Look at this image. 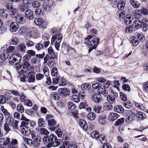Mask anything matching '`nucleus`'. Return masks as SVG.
<instances>
[{
	"label": "nucleus",
	"mask_w": 148,
	"mask_h": 148,
	"mask_svg": "<svg viewBox=\"0 0 148 148\" xmlns=\"http://www.w3.org/2000/svg\"><path fill=\"white\" fill-rule=\"evenodd\" d=\"M43 72L45 76L47 77L49 75V69L47 66H45L43 69Z\"/></svg>",
	"instance_id": "obj_64"
},
{
	"label": "nucleus",
	"mask_w": 148,
	"mask_h": 148,
	"mask_svg": "<svg viewBox=\"0 0 148 148\" xmlns=\"http://www.w3.org/2000/svg\"><path fill=\"white\" fill-rule=\"evenodd\" d=\"M24 108L21 104H19L17 107V110L19 112L22 113L24 111Z\"/></svg>",
	"instance_id": "obj_55"
},
{
	"label": "nucleus",
	"mask_w": 148,
	"mask_h": 148,
	"mask_svg": "<svg viewBox=\"0 0 148 148\" xmlns=\"http://www.w3.org/2000/svg\"><path fill=\"white\" fill-rule=\"evenodd\" d=\"M38 131L42 135H47L49 134V132L45 128H41L37 129Z\"/></svg>",
	"instance_id": "obj_33"
},
{
	"label": "nucleus",
	"mask_w": 148,
	"mask_h": 148,
	"mask_svg": "<svg viewBox=\"0 0 148 148\" xmlns=\"http://www.w3.org/2000/svg\"><path fill=\"white\" fill-rule=\"evenodd\" d=\"M43 7L45 10L49 11L51 10L52 7V5L49 2H45L43 3Z\"/></svg>",
	"instance_id": "obj_29"
},
{
	"label": "nucleus",
	"mask_w": 148,
	"mask_h": 148,
	"mask_svg": "<svg viewBox=\"0 0 148 148\" xmlns=\"http://www.w3.org/2000/svg\"><path fill=\"white\" fill-rule=\"evenodd\" d=\"M27 28L25 26H22L20 28L18 31V34L21 35L25 33L27 30Z\"/></svg>",
	"instance_id": "obj_39"
},
{
	"label": "nucleus",
	"mask_w": 148,
	"mask_h": 148,
	"mask_svg": "<svg viewBox=\"0 0 148 148\" xmlns=\"http://www.w3.org/2000/svg\"><path fill=\"white\" fill-rule=\"evenodd\" d=\"M3 129L6 132V134L11 130V129L9 127V125L6 123H5L4 125Z\"/></svg>",
	"instance_id": "obj_52"
},
{
	"label": "nucleus",
	"mask_w": 148,
	"mask_h": 148,
	"mask_svg": "<svg viewBox=\"0 0 148 148\" xmlns=\"http://www.w3.org/2000/svg\"><path fill=\"white\" fill-rule=\"evenodd\" d=\"M51 75L52 76H56L58 73V70L56 67H53L51 71Z\"/></svg>",
	"instance_id": "obj_63"
},
{
	"label": "nucleus",
	"mask_w": 148,
	"mask_h": 148,
	"mask_svg": "<svg viewBox=\"0 0 148 148\" xmlns=\"http://www.w3.org/2000/svg\"><path fill=\"white\" fill-rule=\"evenodd\" d=\"M140 12V10H136L135 11L134 15L135 18L136 19L140 18L142 16V14L139 13Z\"/></svg>",
	"instance_id": "obj_53"
},
{
	"label": "nucleus",
	"mask_w": 148,
	"mask_h": 148,
	"mask_svg": "<svg viewBox=\"0 0 148 148\" xmlns=\"http://www.w3.org/2000/svg\"><path fill=\"white\" fill-rule=\"evenodd\" d=\"M132 18L130 16H127L124 18V22L126 25H128L132 22Z\"/></svg>",
	"instance_id": "obj_45"
},
{
	"label": "nucleus",
	"mask_w": 148,
	"mask_h": 148,
	"mask_svg": "<svg viewBox=\"0 0 148 148\" xmlns=\"http://www.w3.org/2000/svg\"><path fill=\"white\" fill-rule=\"evenodd\" d=\"M93 110L95 112L100 113L102 111V107L100 106H95L93 107Z\"/></svg>",
	"instance_id": "obj_43"
},
{
	"label": "nucleus",
	"mask_w": 148,
	"mask_h": 148,
	"mask_svg": "<svg viewBox=\"0 0 148 148\" xmlns=\"http://www.w3.org/2000/svg\"><path fill=\"white\" fill-rule=\"evenodd\" d=\"M6 8L9 11V14L12 17H14L16 14V11L12 6V4L11 3H8L6 5Z\"/></svg>",
	"instance_id": "obj_9"
},
{
	"label": "nucleus",
	"mask_w": 148,
	"mask_h": 148,
	"mask_svg": "<svg viewBox=\"0 0 148 148\" xmlns=\"http://www.w3.org/2000/svg\"><path fill=\"white\" fill-rule=\"evenodd\" d=\"M25 16L29 20H32L34 18V15L33 12L30 10H27L25 13Z\"/></svg>",
	"instance_id": "obj_16"
},
{
	"label": "nucleus",
	"mask_w": 148,
	"mask_h": 148,
	"mask_svg": "<svg viewBox=\"0 0 148 148\" xmlns=\"http://www.w3.org/2000/svg\"><path fill=\"white\" fill-rule=\"evenodd\" d=\"M0 63L1 64V65H2L3 64H5V62L4 60L7 59L8 57L6 56L4 53H2L0 55Z\"/></svg>",
	"instance_id": "obj_36"
},
{
	"label": "nucleus",
	"mask_w": 148,
	"mask_h": 148,
	"mask_svg": "<svg viewBox=\"0 0 148 148\" xmlns=\"http://www.w3.org/2000/svg\"><path fill=\"white\" fill-rule=\"evenodd\" d=\"M96 117V115L93 112H89L87 115L88 119L90 121L94 120Z\"/></svg>",
	"instance_id": "obj_42"
},
{
	"label": "nucleus",
	"mask_w": 148,
	"mask_h": 148,
	"mask_svg": "<svg viewBox=\"0 0 148 148\" xmlns=\"http://www.w3.org/2000/svg\"><path fill=\"white\" fill-rule=\"evenodd\" d=\"M35 14L37 16H42L43 14L42 10L40 8L36 9L35 11Z\"/></svg>",
	"instance_id": "obj_62"
},
{
	"label": "nucleus",
	"mask_w": 148,
	"mask_h": 148,
	"mask_svg": "<svg viewBox=\"0 0 148 148\" xmlns=\"http://www.w3.org/2000/svg\"><path fill=\"white\" fill-rule=\"evenodd\" d=\"M97 91L99 93L103 95L104 97L107 95L108 91L105 88H101L98 89Z\"/></svg>",
	"instance_id": "obj_24"
},
{
	"label": "nucleus",
	"mask_w": 148,
	"mask_h": 148,
	"mask_svg": "<svg viewBox=\"0 0 148 148\" xmlns=\"http://www.w3.org/2000/svg\"><path fill=\"white\" fill-rule=\"evenodd\" d=\"M19 40L18 38L16 37H13L9 40V42L10 45H16L18 42Z\"/></svg>",
	"instance_id": "obj_31"
},
{
	"label": "nucleus",
	"mask_w": 148,
	"mask_h": 148,
	"mask_svg": "<svg viewBox=\"0 0 148 148\" xmlns=\"http://www.w3.org/2000/svg\"><path fill=\"white\" fill-rule=\"evenodd\" d=\"M135 106L136 108L141 110H143L145 108V107L143 104L136 102H135Z\"/></svg>",
	"instance_id": "obj_57"
},
{
	"label": "nucleus",
	"mask_w": 148,
	"mask_h": 148,
	"mask_svg": "<svg viewBox=\"0 0 148 148\" xmlns=\"http://www.w3.org/2000/svg\"><path fill=\"white\" fill-rule=\"evenodd\" d=\"M42 141L45 144L47 145L48 147L59 146L62 143L61 139H57V137L53 134L45 136L42 139Z\"/></svg>",
	"instance_id": "obj_1"
},
{
	"label": "nucleus",
	"mask_w": 148,
	"mask_h": 148,
	"mask_svg": "<svg viewBox=\"0 0 148 148\" xmlns=\"http://www.w3.org/2000/svg\"><path fill=\"white\" fill-rule=\"evenodd\" d=\"M71 100L76 103H78L80 101L79 97L76 95H73L71 97Z\"/></svg>",
	"instance_id": "obj_47"
},
{
	"label": "nucleus",
	"mask_w": 148,
	"mask_h": 148,
	"mask_svg": "<svg viewBox=\"0 0 148 148\" xmlns=\"http://www.w3.org/2000/svg\"><path fill=\"white\" fill-rule=\"evenodd\" d=\"M16 22L20 24H23L25 21V18L23 15L22 14H17L15 16V17Z\"/></svg>",
	"instance_id": "obj_12"
},
{
	"label": "nucleus",
	"mask_w": 148,
	"mask_h": 148,
	"mask_svg": "<svg viewBox=\"0 0 148 148\" xmlns=\"http://www.w3.org/2000/svg\"><path fill=\"white\" fill-rule=\"evenodd\" d=\"M19 121L17 120H15L10 125L12 127L14 131H16L18 129V124Z\"/></svg>",
	"instance_id": "obj_41"
},
{
	"label": "nucleus",
	"mask_w": 148,
	"mask_h": 148,
	"mask_svg": "<svg viewBox=\"0 0 148 148\" xmlns=\"http://www.w3.org/2000/svg\"><path fill=\"white\" fill-rule=\"evenodd\" d=\"M130 2L133 7L135 8H138L140 5V3L136 0H130Z\"/></svg>",
	"instance_id": "obj_32"
},
{
	"label": "nucleus",
	"mask_w": 148,
	"mask_h": 148,
	"mask_svg": "<svg viewBox=\"0 0 148 148\" xmlns=\"http://www.w3.org/2000/svg\"><path fill=\"white\" fill-rule=\"evenodd\" d=\"M18 144V142L17 140L14 139L12 140L10 144L9 145L7 148H17L16 145Z\"/></svg>",
	"instance_id": "obj_30"
},
{
	"label": "nucleus",
	"mask_w": 148,
	"mask_h": 148,
	"mask_svg": "<svg viewBox=\"0 0 148 148\" xmlns=\"http://www.w3.org/2000/svg\"><path fill=\"white\" fill-rule=\"evenodd\" d=\"M125 4V1L123 0H120L117 4V7L119 10L117 12V15L120 18H123L125 16V12L124 9Z\"/></svg>",
	"instance_id": "obj_4"
},
{
	"label": "nucleus",
	"mask_w": 148,
	"mask_h": 148,
	"mask_svg": "<svg viewBox=\"0 0 148 148\" xmlns=\"http://www.w3.org/2000/svg\"><path fill=\"white\" fill-rule=\"evenodd\" d=\"M12 55L15 57V58L16 59L17 62H21L22 58L20 54L19 53H16Z\"/></svg>",
	"instance_id": "obj_50"
},
{
	"label": "nucleus",
	"mask_w": 148,
	"mask_h": 148,
	"mask_svg": "<svg viewBox=\"0 0 148 148\" xmlns=\"http://www.w3.org/2000/svg\"><path fill=\"white\" fill-rule=\"evenodd\" d=\"M92 101L95 103H98L102 100V97L99 93H95L93 95L92 97Z\"/></svg>",
	"instance_id": "obj_11"
},
{
	"label": "nucleus",
	"mask_w": 148,
	"mask_h": 148,
	"mask_svg": "<svg viewBox=\"0 0 148 148\" xmlns=\"http://www.w3.org/2000/svg\"><path fill=\"white\" fill-rule=\"evenodd\" d=\"M143 24V30L144 32H146L148 28V20L146 18L143 19L141 21L137 20L134 21L133 25L135 28L138 29L140 28Z\"/></svg>",
	"instance_id": "obj_3"
},
{
	"label": "nucleus",
	"mask_w": 148,
	"mask_h": 148,
	"mask_svg": "<svg viewBox=\"0 0 148 148\" xmlns=\"http://www.w3.org/2000/svg\"><path fill=\"white\" fill-rule=\"evenodd\" d=\"M19 27L18 24L17 22H13L11 23L10 27V29L12 32H16L18 29Z\"/></svg>",
	"instance_id": "obj_14"
},
{
	"label": "nucleus",
	"mask_w": 148,
	"mask_h": 148,
	"mask_svg": "<svg viewBox=\"0 0 148 148\" xmlns=\"http://www.w3.org/2000/svg\"><path fill=\"white\" fill-rule=\"evenodd\" d=\"M9 61L10 64L11 65H13L15 64L16 62H17V61L15 58V57L13 56V55L11 56L9 58Z\"/></svg>",
	"instance_id": "obj_38"
},
{
	"label": "nucleus",
	"mask_w": 148,
	"mask_h": 148,
	"mask_svg": "<svg viewBox=\"0 0 148 148\" xmlns=\"http://www.w3.org/2000/svg\"><path fill=\"white\" fill-rule=\"evenodd\" d=\"M34 22L36 25H41L42 26H44L45 23L40 18H36L34 20Z\"/></svg>",
	"instance_id": "obj_20"
},
{
	"label": "nucleus",
	"mask_w": 148,
	"mask_h": 148,
	"mask_svg": "<svg viewBox=\"0 0 148 148\" xmlns=\"http://www.w3.org/2000/svg\"><path fill=\"white\" fill-rule=\"evenodd\" d=\"M140 10L141 14L144 15H147L148 14V10L145 8H142Z\"/></svg>",
	"instance_id": "obj_61"
},
{
	"label": "nucleus",
	"mask_w": 148,
	"mask_h": 148,
	"mask_svg": "<svg viewBox=\"0 0 148 148\" xmlns=\"http://www.w3.org/2000/svg\"><path fill=\"white\" fill-rule=\"evenodd\" d=\"M48 124L49 126L50 127L49 129L51 131H54L58 127V126L56 125V122L53 119L48 120Z\"/></svg>",
	"instance_id": "obj_8"
},
{
	"label": "nucleus",
	"mask_w": 148,
	"mask_h": 148,
	"mask_svg": "<svg viewBox=\"0 0 148 148\" xmlns=\"http://www.w3.org/2000/svg\"><path fill=\"white\" fill-rule=\"evenodd\" d=\"M27 81L29 83H34L35 82V75L32 73L29 72L27 77Z\"/></svg>",
	"instance_id": "obj_19"
},
{
	"label": "nucleus",
	"mask_w": 148,
	"mask_h": 148,
	"mask_svg": "<svg viewBox=\"0 0 148 148\" xmlns=\"http://www.w3.org/2000/svg\"><path fill=\"white\" fill-rule=\"evenodd\" d=\"M133 28L131 25H130L126 27L125 32L127 33H131L133 30Z\"/></svg>",
	"instance_id": "obj_59"
},
{
	"label": "nucleus",
	"mask_w": 148,
	"mask_h": 148,
	"mask_svg": "<svg viewBox=\"0 0 148 148\" xmlns=\"http://www.w3.org/2000/svg\"><path fill=\"white\" fill-rule=\"evenodd\" d=\"M38 32L36 28H33L29 32L28 36L30 38L36 39L38 37Z\"/></svg>",
	"instance_id": "obj_10"
},
{
	"label": "nucleus",
	"mask_w": 148,
	"mask_h": 148,
	"mask_svg": "<svg viewBox=\"0 0 148 148\" xmlns=\"http://www.w3.org/2000/svg\"><path fill=\"white\" fill-rule=\"evenodd\" d=\"M38 124L39 127H45L46 123L44 119L40 118L38 119Z\"/></svg>",
	"instance_id": "obj_21"
},
{
	"label": "nucleus",
	"mask_w": 148,
	"mask_h": 148,
	"mask_svg": "<svg viewBox=\"0 0 148 148\" xmlns=\"http://www.w3.org/2000/svg\"><path fill=\"white\" fill-rule=\"evenodd\" d=\"M80 127L84 130L86 131L88 129V125L84 119H80L79 122Z\"/></svg>",
	"instance_id": "obj_18"
},
{
	"label": "nucleus",
	"mask_w": 148,
	"mask_h": 148,
	"mask_svg": "<svg viewBox=\"0 0 148 148\" xmlns=\"http://www.w3.org/2000/svg\"><path fill=\"white\" fill-rule=\"evenodd\" d=\"M22 64L23 69H24L28 70L30 64L28 62H25L23 61V63H21Z\"/></svg>",
	"instance_id": "obj_49"
},
{
	"label": "nucleus",
	"mask_w": 148,
	"mask_h": 148,
	"mask_svg": "<svg viewBox=\"0 0 148 148\" xmlns=\"http://www.w3.org/2000/svg\"><path fill=\"white\" fill-rule=\"evenodd\" d=\"M44 77V75H43L39 73H37L36 75V79L38 81L42 79Z\"/></svg>",
	"instance_id": "obj_58"
},
{
	"label": "nucleus",
	"mask_w": 148,
	"mask_h": 148,
	"mask_svg": "<svg viewBox=\"0 0 148 148\" xmlns=\"http://www.w3.org/2000/svg\"><path fill=\"white\" fill-rule=\"evenodd\" d=\"M118 96V94L117 93L113 92L110 95H108L107 97V99L109 103L111 104H116V98Z\"/></svg>",
	"instance_id": "obj_6"
},
{
	"label": "nucleus",
	"mask_w": 148,
	"mask_h": 148,
	"mask_svg": "<svg viewBox=\"0 0 148 148\" xmlns=\"http://www.w3.org/2000/svg\"><path fill=\"white\" fill-rule=\"evenodd\" d=\"M114 111L119 113H123L124 111L123 108L121 106L117 105L114 108Z\"/></svg>",
	"instance_id": "obj_27"
},
{
	"label": "nucleus",
	"mask_w": 148,
	"mask_h": 148,
	"mask_svg": "<svg viewBox=\"0 0 148 148\" xmlns=\"http://www.w3.org/2000/svg\"><path fill=\"white\" fill-rule=\"evenodd\" d=\"M130 42L133 46H136L139 44L138 40V39L134 37H131L130 38Z\"/></svg>",
	"instance_id": "obj_34"
},
{
	"label": "nucleus",
	"mask_w": 148,
	"mask_h": 148,
	"mask_svg": "<svg viewBox=\"0 0 148 148\" xmlns=\"http://www.w3.org/2000/svg\"><path fill=\"white\" fill-rule=\"evenodd\" d=\"M11 90H8L5 92L4 95V97L6 98L7 100H8L10 98L11 95Z\"/></svg>",
	"instance_id": "obj_56"
},
{
	"label": "nucleus",
	"mask_w": 148,
	"mask_h": 148,
	"mask_svg": "<svg viewBox=\"0 0 148 148\" xmlns=\"http://www.w3.org/2000/svg\"><path fill=\"white\" fill-rule=\"evenodd\" d=\"M98 121L100 124L104 125L106 123V119L105 115L101 116L99 118Z\"/></svg>",
	"instance_id": "obj_25"
},
{
	"label": "nucleus",
	"mask_w": 148,
	"mask_h": 148,
	"mask_svg": "<svg viewBox=\"0 0 148 148\" xmlns=\"http://www.w3.org/2000/svg\"><path fill=\"white\" fill-rule=\"evenodd\" d=\"M7 11L6 10H4L3 9L0 10V16L3 18H6L8 15L7 14Z\"/></svg>",
	"instance_id": "obj_46"
},
{
	"label": "nucleus",
	"mask_w": 148,
	"mask_h": 148,
	"mask_svg": "<svg viewBox=\"0 0 148 148\" xmlns=\"http://www.w3.org/2000/svg\"><path fill=\"white\" fill-rule=\"evenodd\" d=\"M104 109L106 110H110L112 108V106L109 103H106L104 104Z\"/></svg>",
	"instance_id": "obj_44"
},
{
	"label": "nucleus",
	"mask_w": 148,
	"mask_h": 148,
	"mask_svg": "<svg viewBox=\"0 0 148 148\" xmlns=\"http://www.w3.org/2000/svg\"><path fill=\"white\" fill-rule=\"evenodd\" d=\"M100 138H101L100 142L103 144L102 146L103 148H111L110 144L108 143H106V136H101Z\"/></svg>",
	"instance_id": "obj_13"
},
{
	"label": "nucleus",
	"mask_w": 148,
	"mask_h": 148,
	"mask_svg": "<svg viewBox=\"0 0 148 148\" xmlns=\"http://www.w3.org/2000/svg\"><path fill=\"white\" fill-rule=\"evenodd\" d=\"M102 84L96 82L92 85V87L95 89H99L101 87Z\"/></svg>",
	"instance_id": "obj_54"
},
{
	"label": "nucleus",
	"mask_w": 148,
	"mask_h": 148,
	"mask_svg": "<svg viewBox=\"0 0 148 148\" xmlns=\"http://www.w3.org/2000/svg\"><path fill=\"white\" fill-rule=\"evenodd\" d=\"M21 132L23 135L28 136L30 134V130L29 128H23Z\"/></svg>",
	"instance_id": "obj_26"
},
{
	"label": "nucleus",
	"mask_w": 148,
	"mask_h": 148,
	"mask_svg": "<svg viewBox=\"0 0 148 148\" xmlns=\"http://www.w3.org/2000/svg\"><path fill=\"white\" fill-rule=\"evenodd\" d=\"M136 116L137 119L139 121H141L144 119L145 118V113L141 112H139L136 113Z\"/></svg>",
	"instance_id": "obj_22"
},
{
	"label": "nucleus",
	"mask_w": 148,
	"mask_h": 148,
	"mask_svg": "<svg viewBox=\"0 0 148 148\" xmlns=\"http://www.w3.org/2000/svg\"><path fill=\"white\" fill-rule=\"evenodd\" d=\"M126 114L127 117L125 121L127 124H128L132 122L134 120V116L136 115L135 111L133 110H128Z\"/></svg>",
	"instance_id": "obj_5"
},
{
	"label": "nucleus",
	"mask_w": 148,
	"mask_h": 148,
	"mask_svg": "<svg viewBox=\"0 0 148 148\" xmlns=\"http://www.w3.org/2000/svg\"><path fill=\"white\" fill-rule=\"evenodd\" d=\"M104 136L102 134L99 135V133L98 131H95L92 132L91 134V136L92 138H94L96 140H99L100 142L101 140V138H100L101 136Z\"/></svg>",
	"instance_id": "obj_15"
},
{
	"label": "nucleus",
	"mask_w": 148,
	"mask_h": 148,
	"mask_svg": "<svg viewBox=\"0 0 148 148\" xmlns=\"http://www.w3.org/2000/svg\"><path fill=\"white\" fill-rule=\"evenodd\" d=\"M122 88L123 89L128 92H130L131 90L130 86L127 84H124L122 85Z\"/></svg>",
	"instance_id": "obj_60"
},
{
	"label": "nucleus",
	"mask_w": 148,
	"mask_h": 148,
	"mask_svg": "<svg viewBox=\"0 0 148 148\" xmlns=\"http://www.w3.org/2000/svg\"><path fill=\"white\" fill-rule=\"evenodd\" d=\"M58 93L59 95L62 97H66L70 94L69 90L66 88H60L58 89Z\"/></svg>",
	"instance_id": "obj_7"
},
{
	"label": "nucleus",
	"mask_w": 148,
	"mask_h": 148,
	"mask_svg": "<svg viewBox=\"0 0 148 148\" xmlns=\"http://www.w3.org/2000/svg\"><path fill=\"white\" fill-rule=\"evenodd\" d=\"M14 121L12 117L8 116L7 117L6 119L5 123L10 125Z\"/></svg>",
	"instance_id": "obj_40"
},
{
	"label": "nucleus",
	"mask_w": 148,
	"mask_h": 148,
	"mask_svg": "<svg viewBox=\"0 0 148 148\" xmlns=\"http://www.w3.org/2000/svg\"><path fill=\"white\" fill-rule=\"evenodd\" d=\"M51 97L53 99L56 100H58L60 99L59 95L55 92H53L51 94Z\"/></svg>",
	"instance_id": "obj_37"
},
{
	"label": "nucleus",
	"mask_w": 148,
	"mask_h": 148,
	"mask_svg": "<svg viewBox=\"0 0 148 148\" xmlns=\"http://www.w3.org/2000/svg\"><path fill=\"white\" fill-rule=\"evenodd\" d=\"M33 142V145L34 147H37L39 145L40 143L42 141L41 138L39 137H38L34 139Z\"/></svg>",
	"instance_id": "obj_23"
},
{
	"label": "nucleus",
	"mask_w": 148,
	"mask_h": 148,
	"mask_svg": "<svg viewBox=\"0 0 148 148\" xmlns=\"http://www.w3.org/2000/svg\"><path fill=\"white\" fill-rule=\"evenodd\" d=\"M24 142L27 144L29 146L32 145H33V142L32 140L30 138H24L23 137Z\"/></svg>",
	"instance_id": "obj_51"
},
{
	"label": "nucleus",
	"mask_w": 148,
	"mask_h": 148,
	"mask_svg": "<svg viewBox=\"0 0 148 148\" xmlns=\"http://www.w3.org/2000/svg\"><path fill=\"white\" fill-rule=\"evenodd\" d=\"M16 48L19 51L22 52H25L26 50V45L23 42L19 43L17 46Z\"/></svg>",
	"instance_id": "obj_17"
},
{
	"label": "nucleus",
	"mask_w": 148,
	"mask_h": 148,
	"mask_svg": "<svg viewBox=\"0 0 148 148\" xmlns=\"http://www.w3.org/2000/svg\"><path fill=\"white\" fill-rule=\"evenodd\" d=\"M119 117V115L115 113H111L109 115V119L112 121L117 119Z\"/></svg>",
	"instance_id": "obj_28"
},
{
	"label": "nucleus",
	"mask_w": 148,
	"mask_h": 148,
	"mask_svg": "<svg viewBox=\"0 0 148 148\" xmlns=\"http://www.w3.org/2000/svg\"><path fill=\"white\" fill-rule=\"evenodd\" d=\"M92 38V36L89 35L85 38V40H88V45L90 46L88 50V53H90L93 49H96L98 44L100 40L99 38H94L90 40Z\"/></svg>",
	"instance_id": "obj_2"
},
{
	"label": "nucleus",
	"mask_w": 148,
	"mask_h": 148,
	"mask_svg": "<svg viewBox=\"0 0 148 148\" xmlns=\"http://www.w3.org/2000/svg\"><path fill=\"white\" fill-rule=\"evenodd\" d=\"M18 10L21 12H25L28 9V7L23 4H20L18 7Z\"/></svg>",
	"instance_id": "obj_35"
},
{
	"label": "nucleus",
	"mask_w": 148,
	"mask_h": 148,
	"mask_svg": "<svg viewBox=\"0 0 148 148\" xmlns=\"http://www.w3.org/2000/svg\"><path fill=\"white\" fill-rule=\"evenodd\" d=\"M125 121L124 118H122L118 119L115 122L114 125L115 126H118L119 125H121Z\"/></svg>",
	"instance_id": "obj_48"
}]
</instances>
